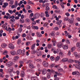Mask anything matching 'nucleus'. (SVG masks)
I'll return each mask as SVG.
<instances>
[{"mask_svg": "<svg viewBox=\"0 0 80 80\" xmlns=\"http://www.w3.org/2000/svg\"><path fill=\"white\" fill-rule=\"evenodd\" d=\"M75 67L77 69H80V66L79 65H76Z\"/></svg>", "mask_w": 80, "mask_h": 80, "instance_id": "50", "label": "nucleus"}, {"mask_svg": "<svg viewBox=\"0 0 80 80\" xmlns=\"http://www.w3.org/2000/svg\"><path fill=\"white\" fill-rule=\"evenodd\" d=\"M62 61L63 62H67L68 60V59L67 58H63L62 59Z\"/></svg>", "mask_w": 80, "mask_h": 80, "instance_id": "12", "label": "nucleus"}, {"mask_svg": "<svg viewBox=\"0 0 80 80\" xmlns=\"http://www.w3.org/2000/svg\"><path fill=\"white\" fill-rule=\"evenodd\" d=\"M60 57L59 56H57L56 58V59H55V60L56 61H58V60H59V59H60Z\"/></svg>", "mask_w": 80, "mask_h": 80, "instance_id": "38", "label": "nucleus"}, {"mask_svg": "<svg viewBox=\"0 0 80 80\" xmlns=\"http://www.w3.org/2000/svg\"><path fill=\"white\" fill-rule=\"evenodd\" d=\"M47 73V69L45 68H44L42 69V75H45Z\"/></svg>", "mask_w": 80, "mask_h": 80, "instance_id": "4", "label": "nucleus"}, {"mask_svg": "<svg viewBox=\"0 0 80 80\" xmlns=\"http://www.w3.org/2000/svg\"><path fill=\"white\" fill-rule=\"evenodd\" d=\"M18 2L17 1H16L15 3V5L16 6H17H17H18Z\"/></svg>", "mask_w": 80, "mask_h": 80, "instance_id": "58", "label": "nucleus"}, {"mask_svg": "<svg viewBox=\"0 0 80 80\" xmlns=\"http://www.w3.org/2000/svg\"><path fill=\"white\" fill-rule=\"evenodd\" d=\"M17 6L14 5H13L11 6V8H17Z\"/></svg>", "mask_w": 80, "mask_h": 80, "instance_id": "43", "label": "nucleus"}, {"mask_svg": "<svg viewBox=\"0 0 80 80\" xmlns=\"http://www.w3.org/2000/svg\"><path fill=\"white\" fill-rule=\"evenodd\" d=\"M68 18L67 17L65 18L64 19V21H68Z\"/></svg>", "mask_w": 80, "mask_h": 80, "instance_id": "55", "label": "nucleus"}, {"mask_svg": "<svg viewBox=\"0 0 80 80\" xmlns=\"http://www.w3.org/2000/svg\"><path fill=\"white\" fill-rule=\"evenodd\" d=\"M42 80H47V78L45 77H42Z\"/></svg>", "mask_w": 80, "mask_h": 80, "instance_id": "48", "label": "nucleus"}, {"mask_svg": "<svg viewBox=\"0 0 80 80\" xmlns=\"http://www.w3.org/2000/svg\"><path fill=\"white\" fill-rule=\"evenodd\" d=\"M62 20H59L57 21L56 22V24L57 25H60L61 23H62Z\"/></svg>", "mask_w": 80, "mask_h": 80, "instance_id": "16", "label": "nucleus"}, {"mask_svg": "<svg viewBox=\"0 0 80 80\" xmlns=\"http://www.w3.org/2000/svg\"><path fill=\"white\" fill-rule=\"evenodd\" d=\"M54 74H56L58 76H59V75H62V74L60 72H54Z\"/></svg>", "mask_w": 80, "mask_h": 80, "instance_id": "17", "label": "nucleus"}, {"mask_svg": "<svg viewBox=\"0 0 80 80\" xmlns=\"http://www.w3.org/2000/svg\"><path fill=\"white\" fill-rule=\"evenodd\" d=\"M65 14L66 16H67V17H69V16H70V14L68 12L65 13Z\"/></svg>", "mask_w": 80, "mask_h": 80, "instance_id": "63", "label": "nucleus"}, {"mask_svg": "<svg viewBox=\"0 0 80 80\" xmlns=\"http://www.w3.org/2000/svg\"><path fill=\"white\" fill-rule=\"evenodd\" d=\"M47 78H50V73H47Z\"/></svg>", "mask_w": 80, "mask_h": 80, "instance_id": "33", "label": "nucleus"}, {"mask_svg": "<svg viewBox=\"0 0 80 80\" xmlns=\"http://www.w3.org/2000/svg\"><path fill=\"white\" fill-rule=\"evenodd\" d=\"M31 27L33 29H36V30H38V26H32Z\"/></svg>", "mask_w": 80, "mask_h": 80, "instance_id": "19", "label": "nucleus"}, {"mask_svg": "<svg viewBox=\"0 0 80 80\" xmlns=\"http://www.w3.org/2000/svg\"><path fill=\"white\" fill-rule=\"evenodd\" d=\"M8 12H9V13H10L11 14H12V13H13V11L11 10H9Z\"/></svg>", "mask_w": 80, "mask_h": 80, "instance_id": "52", "label": "nucleus"}, {"mask_svg": "<svg viewBox=\"0 0 80 80\" xmlns=\"http://www.w3.org/2000/svg\"><path fill=\"white\" fill-rule=\"evenodd\" d=\"M35 17L36 18H39V14H38L36 13L35 14Z\"/></svg>", "mask_w": 80, "mask_h": 80, "instance_id": "40", "label": "nucleus"}, {"mask_svg": "<svg viewBox=\"0 0 80 80\" xmlns=\"http://www.w3.org/2000/svg\"><path fill=\"white\" fill-rule=\"evenodd\" d=\"M17 43L18 45L20 44L21 43V40L18 39V41Z\"/></svg>", "mask_w": 80, "mask_h": 80, "instance_id": "47", "label": "nucleus"}, {"mask_svg": "<svg viewBox=\"0 0 80 80\" xmlns=\"http://www.w3.org/2000/svg\"><path fill=\"white\" fill-rule=\"evenodd\" d=\"M8 3L7 2H5L4 5H3L2 7L3 8H6L7 6H8Z\"/></svg>", "mask_w": 80, "mask_h": 80, "instance_id": "20", "label": "nucleus"}, {"mask_svg": "<svg viewBox=\"0 0 80 80\" xmlns=\"http://www.w3.org/2000/svg\"><path fill=\"white\" fill-rule=\"evenodd\" d=\"M22 11H23V12H24V13H27V10H25V8H23L22 9Z\"/></svg>", "mask_w": 80, "mask_h": 80, "instance_id": "54", "label": "nucleus"}, {"mask_svg": "<svg viewBox=\"0 0 80 80\" xmlns=\"http://www.w3.org/2000/svg\"><path fill=\"white\" fill-rule=\"evenodd\" d=\"M74 60H72V59H70L68 60V62L69 63H73V62H74Z\"/></svg>", "mask_w": 80, "mask_h": 80, "instance_id": "30", "label": "nucleus"}, {"mask_svg": "<svg viewBox=\"0 0 80 80\" xmlns=\"http://www.w3.org/2000/svg\"><path fill=\"white\" fill-rule=\"evenodd\" d=\"M41 72H38V71H37V72H36L35 73V74L36 75H37V76H39V75H40V74H41Z\"/></svg>", "mask_w": 80, "mask_h": 80, "instance_id": "35", "label": "nucleus"}, {"mask_svg": "<svg viewBox=\"0 0 80 80\" xmlns=\"http://www.w3.org/2000/svg\"><path fill=\"white\" fill-rule=\"evenodd\" d=\"M75 47H73L71 49V51L72 52H73V51H75Z\"/></svg>", "mask_w": 80, "mask_h": 80, "instance_id": "42", "label": "nucleus"}, {"mask_svg": "<svg viewBox=\"0 0 80 80\" xmlns=\"http://www.w3.org/2000/svg\"><path fill=\"white\" fill-rule=\"evenodd\" d=\"M14 18H15V16H9V19H10L9 22L10 23L12 24V23H13V22H15V19Z\"/></svg>", "mask_w": 80, "mask_h": 80, "instance_id": "1", "label": "nucleus"}, {"mask_svg": "<svg viewBox=\"0 0 80 80\" xmlns=\"http://www.w3.org/2000/svg\"><path fill=\"white\" fill-rule=\"evenodd\" d=\"M52 47V45L50 44H48V48H51Z\"/></svg>", "mask_w": 80, "mask_h": 80, "instance_id": "37", "label": "nucleus"}, {"mask_svg": "<svg viewBox=\"0 0 80 80\" xmlns=\"http://www.w3.org/2000/svg\"><path fill=\"white\" fill-rule=\"evenodd\" d=\"M36 45V44H33L32 46H31V49L32 50H34V49H35V45Z\"/></svg>", "mask_w": 80, "mask_h": 80, "instance_id": "21", "label": "nucleus"}, {"mask_svg": "<svg viewBox=\"0 0 80 80\" xmlns=\"http://www.w3.org/2000/svg\"><path fill=\"white\" fill-rule=\"evenodd\" d=\"M58 72H63V70L62 68H58Z\"/></svg>", "mask_w": 80, "mask_h": 80, "instance_id": "27", "label": "nucleus"}, {"mask_svg": "<svg viewBox=\"0 0 80 80\" xmlns=\"http://www.w3.org/2000/svg\"><path fill=\"white\" fill-rule=\"evenodd\" d=\"M46 2H48V0H45L43 1L42 3H43V4H44V3H46Z\"/></svg>", "mask_w": 80, "mask_h": 80, "instance_id": "62", "label": "nucleus"}, {"mask_svg": "<svg viewBox=\"0 0 80 80\" xmlns=\"http://www.w3.org/2000/svg\"><path fill=\"white\" fill-rule=\"evenodd\" d=\"M80 74V72L77 71H75L74 72H72V75H78Z\"/></svg>", "mask_w": 80, "mask_h": 80, "instance_id": "6", "label": "nucleus"}, {"mask_svg": "<svg viewBox=\"0 0 80 80\" xmlns=\"http://www.w3.org/2000/svg\"><path fill=\"white\" fill-rule=\"evenodd\" d=\"M42 64L44 67H47L48 66V63L46 61H44Z\"/></svg>", "mask_w": 80, "mask_h": 80, "instance_id": "5", "label": "nucleus"}, {"mask_svg": "<svg viewBox=\"0 0 80 80\" xmlns=\"http://www.w3.org/2000/svg\"><path fill=\"white\" fill-rule=\"evenodd\" d=\"M10 53L12 55H15L16 54V52L15 51H12Z\"/></svg>", "mask_w": 80, "mask_h": 80, "instance_id": "14", "label": "nucleus"}, {"mask_svg": "<svg viewBox=\"0 0 80 80\" xmlns=\"http://www.w3.org/2000/svg\"><path fill=\"white\" fill-rule=\"evenodd\" d=\"M20 21L21 23H23L25 22V21L23 19H20Z\"/></svg>", "mask_w": 80, "mask_h": 80, "instance_id": "31", "label": "nucleus"}, {"mask_svg": "<svg viewBox=\"0 0 80 80\" xmlns=\"http://www.w3.org/2000/svg\"><path fill=\"white\" fill-rule=\"evenodd\" d=\"M3 55H7V54H8V51L7 50L4 51V52H3Z\"/></svg>", "mask_w": 80, "mask_h": 80, "instance_id": "32", "label": "nucleus"}, {"mask_svg": "<svg viewBox=\"0 0 80 80\" xmlns=\"http://www.w3.org/2000/svg\"><path fill=\"white\" fill-rule=\"evenodd\" d=\"M14 3V1L13 0H11V1L9 2V4L10 5H13Z\"/></svg>", "mask_w": 80, "mask_h": 80, "instance_id": "39", "label": "nucleus"}, {"mask_svg": "<svg viewBox=\"0 0 80 80\" xmlns=\"http://www.w3.org/2000/svg\"><path fill=\"white\" fill-rule=\"evenodd\" d=\"M37 55L38 57L39 56H41L42 55V53H41V52L40 51H39L37 53Z\"/></svg>", "mask_w": 80, "mask_h": 80, "instance_id": "34", "label": "nucleus"}, {"mask_svg": "<svg viewBox=\"0 0 80 80\" xmlns=\"http://www.w3.org/2000/svg\"><path fill=\"white\" fill-rule=\"evenodd\" d=\"M13 64V62H12L9 61L6 63V66L7 67H12Z\"/></svg>", "mask_w": 80, "mask_h": 80, "instance_id": "2", "label": "nucleus"}, {"mask_svg": "<svg viewBox=\"0 0 80 80\" xmlns=\"http://www.w3.org/2000/svg\"><path fill=\"white\" fill-rule=\"evenodd\" d=\"M59 56H61V57H63V53L61 52L59 53Z\"/></svg>", "mask_w": 80, "mask_h": 80, "instance_id": "57", "label": "nucleus"}, {"mask_svg": "<svg viewBox=\"0 0 80 80\" xmlns=\"http://www.w3.org/2000/svg\"><path fill=\"white\" fill-rule=\"evenodd\" d=\"M31 80H38V78L37 77H32L31 78Z\"/></svg>", "mask_w": 80, "mask_h": 80, "instance_id": "24", "label": "nucleus"}, {"mask_svg": "<svg viewBox=\"0 0 80 80\" xmlns=\"http://www.w3.org/2000/svg\"><path fill=\"white\" fill-rule=\"evenodd\" d=\"M78 53L77 52H74V55H75V56H76V57L78 56Z\"/></svg>", "mask_w": 80, "mask_h": 80, "instance_id": "44", "label": "nucleus"}, {"mask_svg": "<svg viewBox=\"0 0 80 80\" xmlns=\"http://www.w3.org/2000/svg\"><path fill=\"white\" fill-rule=\"evenodd\" d=\"M18 30L19 32H22V28H19Z\"/></svg>", "mask_w": 80, "mask_h": 80, "instance_id": "49", "label": "nucleus"}, {"mask_svg": "<svg viewBox=\"0 0 80 80\" xmlns=\"http://www.w3.org/2000/svg\"><path fill=\"white\" fill-rule=\"evenodd\" d=\"M36 34L37 37H38L39 38L41 37H42V35L41 33L38 32H37Z\"/></svg>", "mask_w": 80, "mask_h": 80, "instance_id": "15", "label": "nucleus"}, {"mask_svg": "<svg viewBox=\"0 0 80 80\" xmlns=\"http://www.w3.org/2000/svg\"><path fill=\"white\" fill-rule=\"evenodd\" d=\"M74 63H78V64L79 62V61L77 60H74Z\"/></svg>", "mask_w": 80, "mask_h": 80, "instance_id": "45", "label": "nucleus"}, {"mask_svg": "<svg viewBox=\"0 0 80 80\" xmlns=\"http://www.w3.org/2000/svg\"><path fill=\"white\" fill-rule=\"evenodd\" d=\"M25 72H24V71H22L21 72V73H20V75L21 77H22V78H23L25 76Z\"/></svg>", "mask_w": 80, "mask_h": 80, "instance_id": "10", "label": "nucleus"}, {"mask_svg": "<svg viewBox=\"0 0 80 80\" xmlns=\"http://www.w3.org/2000/svg\"><path fill=\"white\" fill-rule=\"evenodd\" d=\"M45 10L46 11H48L50 10V8L48 6H47L45 8Z\"/></svg>", "mask_w": 80, "mask_h": 80, "instance_id": "46", "label": "nucleus"}, {"mask_svg": "<svg viewBox=\"0 0 80 80\" xmlns=\"http://www.w3.org/2000/svg\"><path fill=\"white\" fill-rule=\"evenodd\" d=\"M62 45H63V44H62V42H59L58 44V47L59 48H60L62 47Z\"/></svg>", "mask_w": 80, "mask_h": 80, "instance_id": "13", "label": "nucleus"}, {"mask_svg": "<svg viewBox=\"0 0 80 80\" xmlns=\"http://www.w3.org/2000/svg\"><path fill=\"white\" fill-rule=\"evenodd\" d=\"M76 46L77 47L80 48V42H77L76 44Z\"/></svg>", "mask_w": 80, "mask_h": 80, "instance_id": "41", "label": "nucleus"}, {"mask_svg": "<svg viewBox=\"0 0 80 80\" xmlns=\"http://www.w3.org/2000/svg\"><path fill=\"white\" fill-rule=\"evenodd\" d=\"M52 42L53 43V46H55L56 45V44H57V41L55 39H52Z\"/></svg>", "mask_w": 80, "mask_h": 80, "instance_id": "7", "label": "nucleus"}, {"mask_svg": "<svg viewBox=\"0 0 80 80\" xmlns=\"http://www.w3.org/2000/svg\"><path fill=\"white\" fill-rule=\"evenodd\" d=\"M29 67L30 68H35V67H34L33 65L32 64H30L29 65Z\"/></svg>", "mask_w": 80, "mask_h": 80, "instance_id": "22", "label": "nucleus"}, {"mask_svg": "<svg viewBox=\"0 0 80 80\" xmlns=\"http://www.w3.org/2000/svg\"><path fill=\"white\" fill-rule=\"evenodd\" d=\"M52 8L54 9H58V8H57V6L56 5H53L52 6Z\"/></svg>", "mask_w": 80, "mask_h": 80, "instance_id": "29", "label": "nucleus"}, {"mask_svg": "<svg viewBox=\"0 0 80 80\" xmlns=\"http://www.w3.org/2000/svg\"><path fill=\"white\" fill-rule=\"evenodd\" d=\"M8 48L11 50H13V49L15 48V47L14 46V45L11 43L9 44Z\"/></svg>", "mask_w": 80, "mask_h": 80, "instance_id": "3", "label": "nucleus"}, {"mask_svg": "<svg viewBox=\"0 0 80 80\" xmlns=\"http://www.w3.org/2000/svg\"><path fill=\"white\" fill-rule=\"evenodd\" d=\"M28 5H30V4H32V5H34V3L32 1H30V0H28Z\"/></svg>", "mask_w": 80, "mask_h": 80, "instance_id": "25", "label": "nucleus"}, {"mask_svg": "<svg viewBox=\"0 0 80 80\" xmlns=\"http://www.w3.org/2000/svg\"><path fill=\"white\" fill-rule=\"evenodd\" d=\"M64 33H65V37H68L69 35H70V33L67 32V31H64Z\"/></svg>", "mask_w": 80, "mask_h": 80, "instance_id": "18", "label": "nucleus"}, {"mask_svg": "<svg viewBox=\"0 0 80 80\" xmlns=\"http://www.w3.org/2000/svg\"><path fill=\"white\" fill-rule=\"evenodd\" d=\"M54 30H59V29L58 28V27H56L54 28Z\"/></svg>", "mask_w": 80, "mask_h": 80, "instance_id": "56", "label": "nucleus"}, {"mask_svg": "<svg viewBox=\"0 0 80 80\" xmlns=\"http://www.w3.org/2000/svg\"><path fill=\"white\" fill-rule=\"evenodd\" d=\"M66 42L67 43H70V41L69 40H68V39H66L65 40Z\"/></svg>", "mask_w": 80, "mask_h": 80, "instance_id": "60", "label": "nucleus"}, {"mask_svg": "<svg viewBox=\"0 0 80 80\" xmlns=\"http://www.w3.org/2000/svg\"><path fill=\"white\" fill-rule=\"evenodd\" d=\"M68 56H70L71 55V52L70 51V50H69L68 51Z\"/></svg>", "mask_w": 80, "mask_h": 80, "instance_id": "53", "label": "nucleus"}, {"mask_svg": "<svg viewBox=\"0 0 80 80\" xmlns=\"http://www.w3.org/2000/svg\"><path fill=\"white\" fill-rule=\"evenodd\" d=\"M3 28H5V29L7 31H8V29H7V27L5 24H3L2 26Z\"/></svg>", "mask_w": 80, "mask_h": 80, "instance_id": "26", "label": "nucleus"}, {"mask_svg": "<svg viewBox=\"0 0 80 80\" xmlns=\"http://www.w3.org/2000/svg\"><path fill=\"white\" fill-rule=\"evenodd\" d=\"M55 32L54 31H52L51 32V33L50 34L51 35V36H52L53 37H54L55 35Z\"/></svg>", "mask_w": 80, "mask_h": 80, "instance_id": "28", "label": "nucleus"}, {"mask_svg": "<svg viewBox=\"0 0 80 80\" xmlns=\"http://www.w3.org/2000/svg\"><path fill=\"white\" fill-rule=\"evenodd\" d=\"M62 47L63 49H64V50H67V49H68V45L65 44L63 45Z\"/></svg>", "mask_w": 80, "mask_h": 80, "instance_id": "9", "label": "nucleus"}, {"mask_svg": "<svg viewBox=\"0 0 80 80\" xmlns=\"http://www.w3.org/2000/svg\"><path fill=\"white\" fill-rule=\"evenodd\" d=\"M8 30L9 32H11L12 31V28H11L10 27H9L8 28Z\"/></svg>", "mask_w": 80, "mask_h": 80, "instance_id": "64", "label": "nucleus"}, {"mask_svg": "<svg viewBox=\"0 0 80 80\" xmlns=\"http://www.w3.org/2000/svg\"><path fill=\"white\" fill-rule=\"evenodd\" d=\"M16 73L17 74V75H20V71H17L16 72Z\"/></svg>", "mask_w": 80, "mask_h": 80, "instance_id": "61", "label": "nucleus"}, {"mask_svg": "<svg viewBox=\"0 0 80 80\" xmlns=\"http://www.w3.org/2000/svg\"><path fill=\"white\" fill-rule=\"evenodd\" d=\"M18 58H19V57L17 56H15L14 57L13 60H14V62H17L18 60Z\"/></svg>", "mask_w": 80, "mask_h": 80, "instance_id": "8", "label": "nucleus"}, {"mask_svg": "<svg viewBox=\"0 0 80 80\" xmlns=\"http://www.w3.org/2000/svg\"><path fill=\"white\" fill-rule=\"evenodd\" d=\"M22 51L20 49L18 50L17 51V55H19L22 53Z\"/></svg>", "mask_w": 80, "mask_h": 80, "instance_id": "11", "label": "nucleus"}, {"mask_svg": "<svg viewBox=\"0 0 80 80\" xmlns=\"http://www.w3.org/2000/svg\"><path fill=\"white\" fill-rule=\"evenodd\" d=\"M31 43V42L30 41L27 42L26 43V46H29V45Z\"/></svg>", "mask_w": 80, "mask_h": 80, "instance_id": "36", "label": "nucleus"}, {"mask_svg": "<svg viewBox=\"0 0 80 80\" xmlns=\"http://www.w3.org/2000/svg\"><path fill=\"white\" fill-rule=\"evenodd\" d=\"M50 59L51 60H52V61H53L55 60V58H54V57H53L51 56L50 57Z\"/></svg>", "mask_w": 80, "mask_h": 80, "instance_id": "51", "label": "nucleus"}, {"mask_svg": "<svg viewBox=\"0 0 80 80\" xmlns=\"http://www.w3.org/2000/svg\"><path fill=\"white\" fill-rule=\"evenodd\" d=\"M1 46L2 48H5V47H6L7 45L6 44L3 43L2 44Z\"/></svg>", "mask_w": 80, "mask_h": 80, "instance_id": "23", "label": "nucleus"}, {"mask_svg": "<svg viewBox=\"0 0 80 80\" xmlns=\"http://www.w3.org/2000/svg\"><path fill=\"white\" fill-rule=\"evenodd\" d=\"M14 18H15V20H19V19H20V18H19V17L18 16L14 17Z\"/></svg>", "mask_w": 80, "mask_h": 80, "instance_id": "59", "label": "nucleus"}]
</instances>
